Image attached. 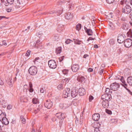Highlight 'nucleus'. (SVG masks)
<instances>
[{"label":"nucleus","instance_id":"ddd939ff","mask_svg":"<svg viewBox=\"0 0 132 132\" xmlns=\"http://www.w3.org/2000/svg\"><path fill=\"white\" fill-rule=\"evenodd\" d=\"M66 115L65 113H57L56 114V116L58 119H63L65 117Z\"/></svg>","mask_w":132,"mask_h":132},{"label":"nucleus","instance_id":"72a5a7b5","mask_svg":"<svg viewBox=\"0 0 132 132\" xmlns=\"http://www.w3.org/2000/svg\"><path fill=\"white\" fill-rule=\"evenodd\" d=\"M32 102L34 104H37L39 103L38 99L36 98H33L32 99Z\"/></svg>","mask_w":132,"mask_h":132},{"label":"nucleus","instance_id":"4be33fe9","mask_svg":"<svg viewBox=\"0 0 132 132\" xmlns=\"http://www.w3.org/2000/svg\"><path fill=\"white\" fill-rule=\"evenodd\" d=\"M57 30L59 32H61L63 29V26L62 24H60L58 25L57 27Z\"/></svg>","mask_w":132,"mask_h":132},{"label":"nucleus","instance_id":"5701e85b","mask_svg":"<svg viewBox=\"0 0 132 132\" xmlns=\"http://www.w3.org/2000/svg\"><path fill=\"white\" fill-rule=\"evenodd\" d=\"M127 83L130 86H132V77H128L127 79Z\"/></svg>","mask_w":132,"mask_h":132},{"label":"nucleus","instance_id":"bf43d9fd","mask_svg":"<svg viewBox=\"0 0 132 132\" xmlns=\"http://www.w3.org/2000/svg\"><path fill=\"white\" fill-rule=\"evenodd\" d=\"M79 122L78 119L77 118H76L75 120V123L77 125H79Z\"/></svg>","mask_w":132,"mask_h":132},{"label":"nucleus","instance_id":"de8ad7c7","mask_svg":"<svg viewBox=\"0 0 132 132\" xmlns=\"http://www.w3.org/2000/svg\"><path fill=\"white\" fill-rule=\"evenodd\" d=\"M106 112L109 114H112L111 111L108 109H106Z\"/></svg>","mask_w":132,"mask_h":132},{"label":"nucleus","instance_id":"49530a36","mask_svg":"<svg viewBox=\"0 0 132 132\" xmlns=\"http://www.w3.org/2000/svg\"><path fill=\"white\" fill-rule=\"evenodd\" d=\"M68 70L66 69H64L62 70V72L63 74L64 75H67L68 72Z\"/></svg>","mask_w":132,"mask_h":132},{"label":"nucleus","instance_id":"7ed1b4c3","mask_svg":"<svg viewBox=\"0 0 132 132\" xmlns=\"http://www.w3.org/2000/svg\"><path fill=\"white\" fill-rule=\"evenodd\" d=\"M67 6L65 9V10H67L68 9H72L73 8V5L74 3L72 2L71 0H68L67 1V3H66Z\"/></svg>","mask_w":132,"mask_h":132},{"label":"nucleus","instance_id":"6e6552de","mask_svg":"<svg viewBox=\"0 0 132 132\" xmlns=\"http://www.w3.org/2000/svg\"><path fill=\"white\" fill-rule=\"evenodd\" d=\"M70 88H67L64 90L63 96V97L66 98L70 95Z\"/></svg>","mask_w":132,"mask_h":132},{"label":"nucleus","instance_id":"a18cd8bd","mask_svg":"<svg viewBox=\"0 0 132 132\" xmlns=\"http://www.w3.org/2000/svg\"><path fill=\"white\" fill-rule=\"evenodd\" d=\"M39 37H40L43 35V34L41 32H37L36 34Z\"/></svg>","mask_w":132,"mask_h":132},{"label":"nucleus","instance_id":"4468645a","mask_svg":"<svg viewBox=\"0 0 132 132\" xmlns=\"http://www.w3.org/2000/svg\"><path fill=\"white\" fill-rule=\"evenodd\" d=\"M84 28L85 32L88 35L92 36L93 35V32L92 29H87L85 26H84Z\"/></svg>","mask_w":132,"mask_h":132},{"label":"nucleus","instance_id":"4d7b16f0","mask_svg":"<svg viewBox=\"0 0 132 132\" xmlns=\"http://www.w3.org/2000/svg\"><path fill=\"white\" fill-rule=\"evenodd\" d=\"M93 97L91 96L90 95L89 97V100L90 102H91L92 101L93 99Z\"/></svg>","mask_w":132,"mask_h":132},{"label":"nucleus","instance_id":"f704fd0d","mask_svg":"<svg viewBox=\"0 0 132 132\" xmlns=\"http://www.w3.org/2000/svg\"><path fill=\"white\" fill-rule=\"evenodd\" d=\"M9 80H6V81L7 82L8 84L9 85L10 87H12V82L11 81V79L9 78Z\"/></svg>","mask_w":132,"mask_h":132},{"label":"nucleus","instance_id":"3c124183","mask_svg":"<svg viewBox=\"0 0 132 132\" xmlns=\"http://www.w3.org/2000/svg\"><path fill=\"white\" fill-rule=\"evenodd\" d=\"M71 42H72V41L70 39H68L65 42V43L67 44H68L71 43Z\"/></svg>","mask_w":132,"mask_h":132},{"label":"nucleus","instance_id":"4c0bfd02","mask_svg":"<svg viewBox=\"0 0 132 132\" xmlns=\"http://www.w3.org/2000/svg\"><path fill=\"white\" fill-rule=\"evenodd\" d=\"M81 28V25L80 24H77L76 26V29L77 30H79Z\"/></svg>","mask_w":132,"mask_h":132},{"label":"nucleus","instance_id":"052dcab7","mask_svg":"<svg viewBox=\"0 0 132 132\" xmlns=\"http://www.w3.org/2000/svg\"><path fill=\"white\" fill-rule=\"evenodd\" d=\"M1 20H2V19H8V18L4 16H1Z\"/></svg>","mask_w":132,"mask_h":132},{"label":"nucleus","instance_id":"9d476101","mask_svg":"<svg viewBox=\"0 0 132 132\" xmlns=\"http://www.w3.org/2000/svg\"><path fill=\"white\" fill-rule=\"evenodd\" d=\"M125 35L119 34L118 36L117 41L119 43H122L124 41H125Z\"/></svg>","mask_w":132,"mask_h":132},{"label":"nucleus","instance_id":"e433bc0d","mask_svg":"<svg viewBox=\"0 0 132 132\" xmlns=\"http://www.w3.org/2000/svg\"><path fill=\"white\" fill-rule=\"evenodd\" d=\"M20 120L21 122L23 124H24L26 122V120L23 118V116H21L20 117Z\"/></svg>","mask_w":132,"mask_h":132},{"label":"nucleus","instance_id":"37998d69","mask_svg":"<svg viewBox=\"0 0 132 132\" xmlns=\"http://www.w3.org/2000/svg\"><path fill=\"white\" fill-rule=\"evenodd\" d=\"M27 86V85H24V88H23V92H25L26 94H27V91L28 89H27L25 87Z\"/></svg>","mask_w":132,"mask_h":132},{"label":"nucleus","instance_id":"c85d7f7f","mask_svg":"<svg viewBox=\"0 0 132 132\" xmlns=\"http://www.w3.org/2000/svg\"><path fill=\"white\" fill-rule=\"evenodd\" d=\"M29 91L32 93L34 91V89L32 88V85L31 83L30 82L29 83Z\"/></svg>","mask_w":132,"mask_h":132},{"label":"nucleus","instance_id":"c756f323","mask_svg":"<svg viewBox=\"0 0 132 132\" xmlns=\"http://www.w3.org/2000/svg\"><path fill=\"white\" fill-rule=\"evenodd\" d=\"M62 48L61 47H59L56 49V52L57 54H60Z\"/></svg>","mask_w":132,"mask_h":132},{"label":"nucleus","instance_id":"5fc2aeb1","mask_svg":"<svg viewBox=\"0 0 132 132\" xmlns=\"http://www.w3.org/2000/svg\"><path fill=\"white\" fill-rule=\"evenodd\" d=\"M30 50H28L26 54V55L27 56H29L30 54Z\"/></svg>","mask_w":132,"mask_h":132},{"label":"nucleus","instance_id":"0e129e2a","mask_svg":"<svg viewBox=\"0 0 132 132\" xmlns=\"http://www.w3.org/2000/svg\"><path fill=\"white\" fill-rule=\"evenodd\" d=\"M12 10V9L10 8H7V9H6V11L7 12H11Z\"/></svg>","mask_w":132,"mask_h":132},{"label":"nucleus","instance_id":"aec40b11","mask_svg":"<svg viewBox=\"0 0 132 132\" xmlns=\"http://www.w3.org/2000/svg\"><path fill=\"white\" fill-rule=\"evenodd\" d=\"M102 102V105L103 106L104 108H108L109 105V103L108 101H105L104 100Z\"/></svg>","mask_w":132,"mask_h":132},{"label":"nucleus","instance_id":"a211bd4d","mask_svg":"<svg viewBox=\"0 0 132 132\" xmlns=\"http://www.w3.org/2000/svg\"><path fill=\"white\" fill-rule=\"evenodd\" d=\"M73 13L68 12L66 13L65 17V18L68 20H69L72 19L73 17Z\"/></svg>","mask_w":132,"mask_h":132},{"label":"nucleus","instance_id":"f8f14e48","mask_svg":"<svg viewBox=\"0 0 132 132\" xmlns=\"http://www.w3.org/2000/svg\"><path fill=\"white\" fill-rule=\"evenodd\" d=\"M78 91L74 88H73L71 92V96L72 97H76L78 94Z\"/></svg>","mask_w":132,"mask_h":132},{"label":"nucleus","instance_id":"09e8293b","mask_svg":"<svg viewBox=\"0 0 132 132\" xmlns=\"http://www.w3.org/2000/svg\"><path fill=\"white\" fill-rule=\"evenodd\" d=\"M58 89L59 90H60L61 89H62V85L61 84H60L57 87Z\"/></svg>","mask_w":132,"mask_h":132},{"label":"nucleus","instance_id":"20e7f679","mask_svg":"<svg viewBox=\"0 0 132 132\" xmlns=\"http://www.w3.org/2000/svg\"><path fill=\"white\" fill-rule=\"evenodd\" d=\"M119 86L120 85L119 84L115 82L111 84L110 86L111 89L114 91L117 90Z\"/></svg>","mask_w":132,"mask_h":132},{"label":"nucleus","instance_id":"13d9d810","mask_svg":"<svg viewBox=\"0 0 132 132\" xmlns=\"http://www.w3.org/2000/svg\"><path fill=\"white\" fill-rule=\"evenodd\" d=\"M124 88L126 89L127 90L128 92L131 95H132V92H131L130 90L128 89L127 88H126L125 86H124Z\"/></svg>","mask_w":132,"mask_h":132},{"label":"nucleus","instance_id":"680f3d73","mask_svg":"<svg viewBox=\"0 0 132 132\" xmlns=\"http://www.w3.org/2000/svg\"><path fill=\"white\" fill-rule=\"evenodd\" d=\"M95 17L94 16H91V19L92 20H93L94 22V20Z\"/></svg>","mask_w":132,"mask_h":132},{"label":"nucleus","instance_id":"b1692460","mask_svg":"<svg viewBox=\"0 0 132 132\" xmlns=\"http://www.w3.org/2000/svg\"><path fill=\"white\" fill-rule=\"evenodd\" d=\"M123 30H127L129 28L128 25L126 23H124L121 26Z\"/></svg>","mask_w":132,"mask_h":132},{"label":"nucleus","instance_id":"f03ea898","mask_svg":"<svg viewBox=\"0 0 132 132\" xmlns=\"http://www.w3.org/2000/svg\"><path fill=\"white\" fill-rule=\"evenodd\" d=\"M48 65L49 67L51 68L54 69L57 66L56 63L55 61L53 60H50L48 62Z\"/></svg>","mask_w":132,"mask_h":132},{"label":"nucleus","instance_id":"f257e3e1","mask_svg":"<svg viewBox=\"0 0 132 132\" xmlns=\"http://www.w3.org/2000/svg\"><path fill=\"white\" fill-rule=\"evenodd\" d=\"M37 68L36 67L32 66L30 67L29 69V73L31 75H34L37 73Z\"/></svg>","mask_w":132,"mask_h":132},{"label":"nucleus","instance_id":"c9c22d12","mask_svg":"<svg viewBox=\"0 0 132 132\" xmlns=\"http://www.w3.org/2000/svg\"><path fill=\"white\" fill-rule=\"evenodd\" d=\"M40 91L41 93H45L46 92V89L45 87H43L40 88Z\"/></svg>","mask_w":132,"mask_h":132},{"label":"nucleus","instance_id":"39448f33","mask_svg":"<svg viewBox=\"0 0 132 132\" xmlns=\"http://www.w3.org/2000/svg\"><path fill=\"white\" fill-rule=\"evenodd\" d=\"M101 98L105 101H110L111 98V96L110 94H105L103 95L101 97Z\"/></svg>","mask_w":132,"mask_h":132},{"label":"nucleus","instance_id":"2eb2a0df","mask_svg":"<svg viewBox=\"0 0 132 132\" xmlns=\"http://www.w3.org/2000/svg\"><path fill=\"white\" fill-rule=\"evenodd\" d=\"M77 91L79 93V95L80 96H83L86 93L85 89L82 88H79Z\"/></svg>","mask_w":132,"mask_h":132},{"label":"nucleus","instance_id":"6ab92c4d","mask_svg":"<svg viewBox=\"0 0 132 132\" xmlns=\"http://www.w3.org/2000/svg\"><path fill=\"white\" fill-rule=\"evenodd\" d=\"M69 105L68 104L61 103L60 104L59 106L60 109L63 110L65 109L68 108Z\"/></svg>","mask_w":132,"mask_h":132},{"label":"nucleus","instance_id":"c03bdc74","mask_svg":"<svg viewBox=\"0 0 132 132\" xmlns=\"http://www.w3.org/2000/svg\"><path fill=\"white\" fill-rule=\"evenodd\" d=\"M6 1L7 2V3L8 4H13L14 0H6Z\"/></svg>","mask_w":132,"mask_h":132},{"label":"nucleus","instance_id":"a19ab883","mask_svg":"<svg viewBox=\"0 0 132 132\" xmlns=\"http://www.w3.org/2000/svg\"><path fill=\"white\" fill-rule=\"evenodd\" d=\"M4 0H1L2 3V5L3 4H4L5 6H8V3H6L5 2Z\"/></svg>","mask_w":132,"mask_h":132},{"label":"nucleus","instance_id":"0eeeda50","mask_svg":"<svg viewBox=\"0 0 132 132\" xmlns=\"http://www.w3.org/2000/svg\"><path fill=\"white\" fill-rule=\"evenodd\" d=\"M125 46L127 48L130 47L132 45V40L130 39H127L125 40Z\"/></svg>","mask_w":132,"mask_h":132},{"label":"nucleus","instance_id":"58836bf2","mask_svg":"<svg viewBox=\"0 0 132 132\" xmlns=\"http://www.w3.org/2000/svg\"><path fill=\"white\" fill-rule=\"evenodd\" d=\"M70 78H66L63 79L62 81L64 82H65L66 83L68 82L69 80H70Z\"/></svg>","mask_w":132,"mask_h":132},{"label":"nucleus","instance_id":"7c9ffc66","mask_svg":"<svg viewBox=\"0 0 132 132\" xmlns=\"http://www.w3.org/2000/svg\"><path fill=\"white\" fill-rule=\"evenodd\" d=\"M73 40H74V42L75 44L78 45H80L81 44V43L82 42L81 40H80L78 39H73Z\"/></svg>","mask_w":132,"mask_h":132},{"label":"nucleus","instance_id":"9b49d317","mask_svg":"<svg viewBox=\"0 0 132 132\" xmlns=\"http://www.w3.org/2000/svg\"><path fill=\"white\" fill-rule=\"evenodd\" d=\"M63 10V9H62V10H58L57 11H50L49 12H46V13H45V14H52L54 13H57L58 15H60L62 12Z\"/></svg>","mask_w":132,"mask_h":132},{"label":"nucleus","instance_id":"338daca9","mask_svg":"<svg viewBox=\"0 0 132 132\" xmlns=\"http://www.w3.org/2000/svg\"><path fill=\"white\" fill-rule=\"evenodd\" d=\"M122 85L124 87V86H125L126 88L128 86L126 82L124 84H122Z\"/></svg>","mask_w":132,"mask_h":132},{"label":"nucleus","instance_id":"dca6fc26","mask_svg":"<svg viewBox=\"0 0 132 132\" xmlns=\"http://www.w3.org/2000/svg\"><path fill=\"white\" fill-rule=\"evenodd\" d=\"M100 114L98 113H95L92 116L93 119L95 121H97L100 119Z\"/></svg>","mask_w":132,"mask_h":132},{"label":"nucleus","instance_id":"603ef678","mask_svg":"<svg viewBox=\"0 0 132 132\" xmlns=\"http://www.w3.org/2000/svg\"><path fill=\"white\" fill-rule=\"evenodd\" d=\"M110 89L109 88H107L105 90V92L106 93V94H108V93H110Z\"/></svg>","mask_w":132,"mask_h":132},{"label":"nucleus","instance_id":"423d86ee","mask_svg":"<svg viewBox=\"0 0 132 132\" xmlns=\"http://www.w3.org/2000/svg\"><path fill=\"white\" fill-rule=\"evenodd\" d=\"M131 11V8L128 5H126L124 8H123L122 10V12L126 14L129 13Z\"/></svg>","mask_w":132,"mask_h":132},{"label":"nucleus","instance_id":"e2e57ef3","mask_svg":"<svg viewBox=\"0 0 132 132\" xmlns=\"http://www.w3.org/2000/svg\"><path fill=\"white\" fill-rule=\"evenodd\" d=\"M2 45H6L7 44L5 40H3L2 41Z\"/></svg>","mask_w":132,"mask_h":132},{"label":"nucleus","instance_id":"473e14b6","mask_svg":"<svg viewBox=\"0 0 132 132\" xmlns=\"http://www.w3.org/2000/svg\"><path fill=\"white\" fill-rule=\"evenodd\" d=\"M109 25L110 27V29H111L114 30L115 29V26L113 23H111L109 24Z\"/></svg>","mask_w":132,"mask_h":132},{"label":"nucleus","instance_id":"1a4fd4ad","mask_svg":"<svg viewBox=\"0 0 132 132\" xmlns=\"http://www.w3.org/2000/svg\"><path fill=\"white\" fill-rule=\"evenodd\" d=\"M44 105L45 106L47 109H50L52 107L53 105V103L50 100H47L45 103Z\"/></svg>","mask_w":132,"mask_h":132},{"label":"nucleus","instance_id":"bb28decb","mask_svg":"<svg viewBox=\"0 0 132 132\" xmlns=\"http://www.w3.org/2000/svg\"><path fill=\"white\" fill-rule=\"evenodd\" d=\"M68 0H59L57 3V4L59 6L61 5L63 2L65 3L67 2V1Z\"/></svg>","mask_w":132,"mask_h":132},{"label":"nucleus","instance_id":"774afa93","mask_svg":"<svg viewBox=\"0 0 132 132\" xmlns=\"http://www.w3.org/2000/svg\"><path fill=\"white\" fill-rule=\"evenodd\" d=\"M129 18L132 20V12H131L129 14Z\"/></svg>","mask_w":132,"mask_h":132},{"label":"nucleus","instance_id":"6e6d98bb","mask_svg":"<svg viewBox=\"0 0 132 132\" xmlns=\"http://www.w3.org/2000/svg\"><path fill=\"white\" fill-rule=\"evenodd\" d=\"M132 1V0H126L125 1V3L126 4H128L129 3H130Z\"/></svg>","mask_w":132,"mask_h":132},{"label":"nucleus","instance_id":"cd10ccee","mask_svg":"<svg viewBox=\"0 0 132 132\" xmlns=\"http://www.w3.org/2000/svg\"><path fill=\"white\" fill-rule=\"evenodd\" d=\"M97 124V126L98 127L95 128L94 129V132H100L99 128L101 124L99 123H98Z\"/></svg>","mask_w":132,"mask_h":132},{"label":"nucleus","instance_id":"ea45409f","mask_svg":"<svg viewBox=\"0 0 132 132\" xmlns=\"http://www.w3.org/2000/svg\"><path fill=\"white\" fill-rule=\"evenodd\" d=\"M127 34H128L129 35H130V37H132V30L131 29H130L129 31L127 32Z\"/></svg>","mask_w":132,"mask_h":132},{"label":"nucleus","instance_id":"69168bd1","mask_svg":"<svg viewBox=\"0 0 132 132\" xmlns=\"http://www.w3.org/2000/svg\"><path fill=\"white\" fill-rule=\"evenodd\" d=\"M64 57V56H62L60 58V62L62 61Z\"/></svg>","mask_w":132,"mask_h":132},{"label":"nucleus","instance_id":"2f4dec72","mask_svg":"<svg viewBox=\"0 0 132 132\" xmlns=\"http://www.w3.org/2000/svg\"><path fill=\"white\" fill-rule=\"evenodd\" d=\"M109 44L111 45H113L115 44V41L112 39H110L109 42Z\"/></svg>","mask_w":132,"mask_h":132},{"label":"nucleus","instance_id":"864d4df0","mask_svg":"<svg viewBox=\"0 0 132 132\" xmlns=\"http://www.w3.org/2000/svg\"><path fill=\"white\" fill-rule=\"evenodd\" d=\"M12 108V106L10 104H9L8 105L7 107V109L8 110H10Z\"/></svg>","mask_w":132,"mask_h":132},{"label":"nucleus","instance_id":"79ce46f5","mask_svg":"<svg viewBox=\"0 0 132 132\" xmlns=\"http://www.w3.org/2000/svg\"><path fill=\"white\" fill-rule=\"evenodd\" d=\"M1 118H2V117H5L6 115L5 112H2V113L1 114Z\"/></svg>","mask_w":132,"mask_h":132},{"label":"nucleus","instance_id":"f3484780","mask_svg":"<svg viewBox=\"0 0 132 132\" xmlns=\"http://www.w3.org/2000/svg\"><path fill=\"white\" fill-rule=\"evenodd\" d=\"M79 66L77 64H74L72 66L71 69L74 72H76L79 69Z\"/></svg>","mask_w":132,"mask_h":132},{"label":"nucleus","instance_id":"a878e982","mask_svg":"<svg viewBox=\"0 0 132 132\" xmlns=\"http://www.w3.org/2000/svg\"><path fill=\"white\" fill-rule=\"evenodd\" d=\"M1 105H2V107L4 108L6 106V102L5 101L2 99L1 101Z\"/></svg>","mask_w":132,"mask_h":132},{"label":"nucleus","instance_id":"393cba45","mask_svg":"<svg viewBox=\"0 0 132 132\" xmlns=\"http://www.w3.org/2000/svg\"><path fill=\"white\" fill-rule=\"evenodd\" d=\"M77 79L79 80L80 82H85V79L83 76H78Z\"/></svg>","mask_w":132,"mask_h":132},{"label":"nucleus","instance_id":"412c9836","mask_svg":"<svg viewBox=\"0 0 132 132\" xmlns=\"http://www.w3.org/2000/svg\"><path fill=\"white\" fill-rule=\"evenodd\" d=\"M1 121L2 124H4L5 125H8L9 123V121L8 120L6 117H2V121L1 120Z\"/></svg>","mask_w":132,"mask_h":132},{"label":"nucleus","instance_id":"8fccbe9b","mask_svg":"<svg viewBox=\"0 0 132 132\" xmlns=\"http://www.w3.org/2000/svg\"><path fill=\"white\" fill-rule=\"evenodd\" d=\"M114 0H106L107 2L109 4L112 3L114 2Z\"/></svg>","mask_w":132,"mask_h":132}]
</instances>
